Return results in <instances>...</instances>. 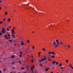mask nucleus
<instances>
[{
	"mask_svg": "<svg viewBox=\"0 0 73 73\" xmlns=\"http://www.w3.org/2000/svg\"><path fill=\"white\" fill-rule=\"evenodd\" d=\"M52 70H54V68H55V61H53V60H52Z\"/></svg>",
	"mask_w": 73,
	"mask_h": 73,
	"instance_id": "f257e3e1",
	"label": "nucleus"
},
{
	"mask_svg": "<svg viewBox=\"0 0 73 73\" xmlns=\"http://www.w3.org/2000/svg\"><path fill=\"white\" fill-rule=\"evenodd\" d=\"M46 60V58H42L41 59V60H39V62H41L42 61L43 62V61H44V60Z\"/></svg>",
	"mask_w": 73,
	"mask_h": 73,
	"instance_id": "f03ea898",
	"label": "nucleus"
},
{
	"mask_svg": "<svg viewBox=\"0 0 73 73\" xmlns=\"http://www.w3.org/2000/svg\"><path fill=\"white\" fill-rule=\"evenodd\" d=\"M2 31H1V32L2 33H4L5 32H6V31H5V29L4 28H3L2 29Z\"/></svg>",
	"mask_w": 73,
	"mask_h": 73,
	"instance_id": "7ed1b4c3",
	"label": "nucleus"
},
{
	"mask_svg": "<svg viewBox=\"0 0 73 73\" xmlns=\"http://www.w3.org/2000/svg\"><path fill=\"white\" fill-rule=\"evenodd\" d=\"M48 53L49 54H52L53 55H55V54L54 53V52H49Z\"/></svg>",
	"mask_w": 73,
	"mask_h": 73,
	"instance_id": "20e7f679",
	"label": "nucleus"
},
{
	"mask_svg": "<svg viewBox=\"0 0 73 73\" xmlns=\"http://www.w3.org/2000/svg\"><path fill=\"white\" fill-rule=\"evenodd\" d=\"M60 43L59 42H58L57 43V44H55V48H56V47H57L58 46V45H60Z\"/></svg>",
	"mask_w": 73,
	"mask_h": 73,
	"instance_id": "39448f33",
	"label": "nucleus"
},
{
	"mask_svg": "<svg viewBox=\"0 0 73 73\" xmlns=\"http://www.w3.org/2000/svg\"><path fill=\"white\" fill-rule=\"evenodd\" d=\"M20 42L21 43V45H24V41H22L21 42Z\"/></svg>",
	"mask_w": 73,
	"mask_h": 73,
	"instance_id": "423d86ee",
	"label": "nucleus"
},
{
	"mask_svg": "<svg viewBox=\"0 0 73 73\" xmlns=\"http://www.w3.org/2000/svg\"><path fill=\"white\" fill-rule=\"evenodd\" d=\"M64 71H65V70L64 69L62 70H59V72H61V73H62V72H64Z\"/></svg>",
	"mask_w": 73,
	"mask_h": 73,
	"instance_id": "0eeeda50",
	"label": "nucleus"
},
{
	"mask_svg": "<svg viewBox=\"0 0 73 73\" xmlns=\"http://www.w3.org/2000/svg\"><path fill=\"white\" fill-rule=\"evenodd\" d=\"M13 40H9V41L10 42V43H12V42Z\"/></svg>",
	"mask_w": 73,
	"mask_h": 73,
	"instance_id": "6e6552de",
	"label": "nucleus"
},
{
	"mask_svg": "<svg viewBox=\"0 0 73 73\" xmlns=\"http://www.w3.org/2000/svg\"><path fill=\"white\" fill-rule=\"evenodd\" d=\"M18 28H19L20 29H22V28H21V26H20V25H18Z\"/></svg>",
	"mask_w": 73,
	"mask_h": 73,
	"instance_id": "1a4fd4ad",
	"label": "nucleus"
},
{
	"mask_svg": "<svg viewBox=\"0 0 73 73\" xmlns=\"http://www.w3.org/2000/svg\"><path fill=\"white\" fill-rule=\"evenodd\" d=\"M5 15H8V12L7 11H5Z\"/></svg>",
	"mask_w": 73,
	"mask_h": 73,
	"instance_id": "9d476101",
	"label": "nucleus"
},
{
	"mask_svg": "<svg viewBox=\"0 0 73 73\" xmlns=\"http://www.w3.org/2000/svg\"><path fill=\"white\" fill-rule=\"evenodd\" d=\"M52 40L53 42H54V43H53L54 44V45H55V41L53 40V39Z\"/></svg>",
	"mask_w": 73,
	"mask_h": 73,
	"instance_id": "9b49d317",
	"label": "nucleus"
},
{
	"mask_svg": "<svg viewBox=\"0 0 73 73\" xmlns=\"http://www.w3.org/2000/svg\"><path fill=\"white\" fill-rule=\"evenodd\" d=\"M7 21H8V22H9L11 21V19H10V18L8 19H7Z\"/></svg>",
	"mask_w": 73,
	"mask_h": 73,
	"instance_id": "f8f14e48",
	"label": "nucleus"
},
{
	"mask_svg": "<svg viewBox=\"0 0 73 73\" xmlns=\"http://www.w3.org/2000/svg\"><path fill=\"white\" fill-rule=\"evenodd\" d=\"M27 42H28V43H30V40H27Z\"/></svg>",
	"mask_w": 73,
	"mask_h": 73,
	"instance_id": "ddd939ff",
	"label": "nucleus"
},
{
	"mask_svg": "<svg viewBox=\"0 0 73 73\" xmlns=\"http://www.w3.org/2000/svg\"><path fill=\"white\" fill-rule=\"evenodd\" d=\"M59 66H62V64L60 63L59 64Z\"/></svg>",
	"mask_w": 73,
	"mask_h": 73,
	"instance_id": "4468645a",
	"label": "nucleus"
},
{
	"mask_svg": "<svg viewBox=\"0 0 73 73\" xmlns=\"http://www.w3.org/2000/svg\"><path fill=\"white\" fill-rule=\"evenodd\" d=\"M15 57V56L14 55H13L11 56V58H14Z\"/></svg>",
	"mask_w": 73,
	"mask_h": 73,
	"instance_id": "2eb2a0df",
	"label": "nucleus"
},
{
	"mask_svg": "<svg viewBox=\"0 0 73 73\" xmlns=\"http://www.w3.org/2000/svg\"><path fill=\"white\" fill-rule=\"evenodd\" d=\"M45 70L46 71H48V68H46L45 69Z\"/></svg>",
	"mask_w": 73,
	"mask_h": 73,
	"instance_id": "dca6fc26",
	"label": "nucleus"
},
{
	"mask_svg": "<svg viewBox=\"0 0 73 73\" xmlns=\"http://www.w3.org/2000/svg\"><path fill=\"white\" fill-rule=\"evenodd\" d=\"M46 68H47V67L46 66H44V69H45Z\"/></svg>",
	"mask_w": 73,
	"mask_h": 73,
	"instance_id": "f3484780",
	"label": "nucleus"
},
{
	"mask_svg": "<svg viewBox=\"0 0 73 73\" xmlns=\"http://www.w3.org/2000/svg\"><path fill=\"white\" fill-rule=\"evenodd\" d=\"M8 5H9V7H11V4H10V3H9Z\"/></svg>",
	"mask_w": 73,
	"mask_h": 73,
	"instance_id": "a211bd4d",
	"label": "nucleus"
},
{
	"mask_svg": "<svg viewBox=\"0 0 73 73\" xmlns=\"http://www.w3.org/2000/svg\"><path fill=\"white\" fill-rule=\"evenodd\" d=\"M21 69H22V70H24V67H22L21 68Z\"/></svg>",
	"mask_w": 73,
	"mask_h": 73,
	"instance_id": "6ab92c4d",
	"label": "nucleus"
},
{
	"mask_svg": "<svg viewBox=\"0 0 73 73\" xmlns=\"http://www.w3.org/2000/svg\"><path fill=\"white\" fill-rule=\"evenodd\" d=\"M7 36H8V35H4L5 37H7Z\"/></svg>",
	"mask_w": 73,
	"mask_h": 73,
	"instance_id": "aec40b11",
	"label": "nucleus"
},
{
	"mask_svg": "<svg viewBox=\"0 0 73 73\" xmlns=\"http://www.w3.org/2000/svg\"><path fill=\"white\" fill-rule=\"evenodd\" d=\"M51 57L54 58V57H55V56L54 55H52V56H51Z\"/></svg>",
	"mask_w": 73,
	"mask_h": 73,
	"instance_id": "412c9836",
	"label": "nucleus"
},
{
	"mask_svg": "<svg viewBox=\"0 0 73 73\" xmlns=\"http://www.w3.org/2000/svg\"><path fill=\"white\" fill-rule=\"evenodd\" d=\"M12 37H15V35H11Z\"/></svg>",
	"mask_w": 73,
	"mask_h": 73,
	"instance_id": "4be33fe9",
	"label": "nucleus"
},
{
	"mask_svg": "<svg viewBox=\"0 0 73 73\" xmlns=\"http://www.w3.org/2000/svg\"><path fill=\"white\" fill-rule=\"evenodd\" d=\"M56 42H57V43H58V40H56Z\"/></svg>",
	"mask_w": 73,
	"mask_h": 73,
	"instance_id": "5701e85b",
	"label": "nucleus"
},
{
	"mask_svg": "<svg viewBox=\"0 0 73 73\" xmlns=\"http://www.w3.org/2000/svg\"><path fill=\"white\" fill-rule=\"evenodd\" d=\"M56 62V65H58V62Z\"/></svg>",
	"mask_w": 73,
	"mask_h": 73,
	"instance_id": "b1692460",
	"label": "nucleus"
},
{
	"mask_svg": "<svg viewBox=\"0 0 73 73\" xmlns=\"http://www.w3.org/2000/svg\"><path fill=\"white\" fill-rule=\"evenodd\" d=\"M42 50H44V51H45V48H43V49H42Z\"/></svg>",
	"mask_w": 73,
	"mask_h": 73,
	"instance_id": "393cba45",
	"label": "nucleus"
},
{
	"mask_svg": "<svg viewBox=\"0 0 73 73\" xmlns=\"http://www.w3.org/2000/svg\"><path fill=\"white\" fill-rule=\"evenodd\" d=\"M68 61H69V60H66V62L68 63Z\"/></svg>",
	"mask_w": 73,
	"mask_h": 73,
	"instance_id": "a878e982",
	"label": "nucleus"
},
{
	"mask_svg": "<svg viewBox=\"0 0 73 73\" xmlns=\"http://www.w3.org/2000/svg\"><path fill=\"white\" fill-rule=\"evenodd\" d=\"M19 56L20 57H22V55L21 54H20L19 55Z\"/></svg>",
	"mask_w": 73,
	"mask_h": 73,
	"instance_id": "bb28decb",
	"label": "nucleus"
},
{
	"mask_svg": "<svg viewBox=\"0 0 73 73\" xmlns=\"http://www.w3.org/2000/svg\"><path fill=\"white\" fill-rule=\"evenodd\" d=\"M60 44L61 45H62V44H63V43H62V41H61L60 42Z\"/></svg>",
	"mask_w": 73,
	"mask_h": 73,
	"instance_id": "cd10ccee",
	"label": "nucleus"
},
{
	"mask_svg": "<svg viewBox=\"0 0 73 73\" xmlns=\"http://www.w3.org/2000/svg\"><path fill=\"white\" fill-rule=\"evenodd\" d=\"M19 63H20V64H21V61L19 60Z\"/></svg>",
	"mask_w": 73,
	"mask_h": 73,
	"instance_id": "c85d7f7f",
	"label": "nucleus"
},
{
	"mask_svg": "<svg viewBox=\"0 0 73 73\" xmlns=\"http://www.w3.org/2000/svg\"><path fill=\"white\" fill-rule=\"evenodd\" d=\"M6 19H7L5 18V19H3V21H5V20H6Z\"/></svg>",
	"mask_w": 73,
	"mask_h": 73,
	"instance_id": "c756f323",
	"label": "nucleus"
},
{
	"mask_svg": "<svg viewBox=\"0 0 73 73\" xmlns=\"http://www.w3.org/2000/svg\"><path fill=\"white\" fill-rule=\"evenodd\" d=\"M7 31H9V28H7Z\"/></svg>",
	"mask_w": 73,
	"mask_h": 73,
	"instance_id": "7c9ffc66",
	"label": "nucleus"
},
{
	"mask_svg": "<svg viewBox=\"0 0 73 73\" xmlns=\"http://www.w3.org/2000/svg\"><path fill=\"white\" fill-rule=\"evenodd\" d=\"M19 53H20V54H22V52H19Z\"/></svg>",
	"mask_w": 73,
	"mask_h": 73,
	"instance_id": "2f4dec72",
	"label": "nucleus"
},
{
	"mask_svg": "<svg viewBox=\"0 0 73 73\" xmlns=\"http://www.w3.org/2000/svg\"><path fill=\"white\" fill-rule=\"evenodd\" d=\"M68 48H70V45H69V44L68 45Z\"/></svg>",
	"mask_w": 73,
	"mask_h": 73,
	"instance_id": "473e14b6",
	"label": "nucleus"
},
{
	"mask_svg": "<svg viewBox=\"0 0 73 73\" xmlns=\"http://www.w3.org/2000/svg\"><path fill=\"white\" fill-rule=\"evenodd\" d=\"M12 64H13V65H14V64H15V62H12Z\"/></svg>",
	"mask_w": 73,
	"mask_h": 73,
	"instance_id": "72a5a7b5",
	"label": "nucleus"
},
{
	"mask_svg": "<svg viewBox=\"0 0 73 73\" xmlns=\"http://www.w3.org/2000/svg\"><path fill=\"white\" fill-rule=\"evenodd\" d=\"M10 34L8 35V37H10Z\"/></svg>",
	"mask_w": 73,
	"mask_h": 73,
	"instance_id": "f704fd0d",
	"label": "nucleus"
},
{
	"mask_svg": "<svg viewBox=\"0 0 73 73\" xmlns=\"http://www.w3.org/2000/svg\"><path fill=\"white\" fill-rule=\"evenodd\" d=\"M2 3H5V1H2Z\"/></svg>",
	"mask_w": 73,
	"mask_h": 73,
	"instance_id": "c9c22d12",
	"label": "nucleus"
},
{
	"mask_svg": "<svg viewBox=\"0 0 73 73\" xmlns=\"http://www.w3.org/2000/svg\"><path fill=\"white\" fill-rule=\"evenodd\" d=\"M40 54H41V52H39L38 53V54H39V55H40Z\"/></svg>",
	"mask_w": 73,
	"mask_h": 73,
	"instance_id": "e433bc0d",
	"label": "nucleus"
},
{
	"mask_svg": "<svg viewBox=\"0 0 73 73\" xmlns=\"http://www.w3.org/2000/svg\"><path fill=\"white\" fill-rule=\"evenodd\" d=\"M14 31H15L14 30H12V32H14Z\"/></svg>",
	"mask_w": 73,
	"mask_h": 73,
	"instance_id": "4c0bfd02",
	"label": "nucleus"
},
{
	"mask_svg": "<svg viewBox=\"0 0 73 73\" xmlns=\"http://www.w3.org/2000/svg\"><path fill=\"white\" fill-rule=\"evenodd\" d=\"M35 49V46H33V49Z\"/></svg>",
	"mask_w": 73,
	"mask_h": 73,
	"instance_id": "58836bf2",
	"label": "nucleus"
},
{
	"mask_svg": "<svg viewBox=\"0 0 73 73\" xmlns=\"http://www.w3.org/2000/svg\"><path fill=\"white\" fill-rule=\"evenodd\" d=\"M3 34V33H0V35H2V34Z\"/></svg>",
	"mask_w": 73,
	"mask_h": 73,
	"instance_id": "ea45409f",
	"label": "nucleus"
},
{
	"mask_svg": "<svg viewBox=\"0 0 73 73\" xmlns=\"http://www.w3.org/2000/svg\"><path fill=\"white\" fill-rule=\"evenodd\" d=\"M2 23H3V22L2 21H1L0 22V24H2Z\"/></svg>",
	"mask_w": 73,
	"mask_h": 73,
	"instance_id": "a19ab883",
	"label": "nucleus"
},
{
	"mask_svg": "<svg viewBox=\"0 0 73 73\" xmlns=\"http://www.w3.org/2000/svg\"><path fill=\"white\" fill-rule=\"evenodd\" d=\"M63 68H64V67H61V69H63Z\"/></svg>",
	"mask_w": 73,
	"mask_h": 73,
	"instance_id": "79ce46f5",
	"label": "nucleus"
},
{
	"mask_svg": "<svg viewBox=\"0 0 73 73\" xmlns=\"http://www.w3.org/2000/svg\"><path fill=\"white\" fill-rule=\"evenodd\" d=\"M71 66H72V64H70L69 65V66H70V67H71Z\"/></svg>",
	"mask_w": 73,
	"mask_h": 73,
	"instance_id": "37998d69",
	"label": "nucleus"
},
{
	"mask_svg": "<svg viewBox=\"0 0 73 73\" xmlns=\"http://www.w3.org/2000/svg\"><path fill=\"white\" fill-rule=\"evenodd\" d=\"M35 66H33L32 68H34V67H35Z\"/></svg>",
	"mask_w": 73,
	"mask_h": 73,
	"instance_id": "c03bdc74",
	"label": "nucleus"
},
{
	"mask_svg": "<svg viewBox=\"0 0 73 73\" xmlns=\"http://www.w3.org/2000/svg\"><path fill=\"white\" fill-rule=\"evenodd\" d=\"M32 69H33V68L32 67H31V70H32Z\"/></svg>",
	"mask_w": 73,
	"mask_h": 73,
	"instance_id": "a18cd8bd",
	"label": "nucleus"
},
{
	"mask_svg": "<svg viewBox=\"0 0 73 73\" xmlns=\"http://www.w3.org/2000/svg\"><path fill=\"white\" fill-rule=\"evenodd\" d=\"M4 25H5V26H6V25H7V24H6L5 23L4 24Z\"/></svg>",
	"mask_w": 73,
	"mask_h": 73,
	"instance_id": "49530a36",
	"label": "nucleus"
},
{
	"mask_svg": "<svg viewBox=\"0 0 73 73\" xmlns=\"http://www.w3.org/2000/svg\"><path fill=\"white\" fill-rule=\"evenodd\" d=\"M40 66H42V64H40Z\"/></svg>",
	"mask_w": 73,
	"mask_h": 73,
	"instance_id": "de8ad7c7",
	"label": "nucleus"
},
{
	"mask_svg": "<svg viewBox=\"0 0 73 73\" xmlns=\"http://www.w3.org/2000/svg\"><path fill=\"white\" fill-rule=\"evenodd\" d=\"M48 60L49 61H50V58L49 57V58L48 59Z\"/></svg>",
	"mask_w": 73,
	"mask_h": 73,
	"instance_id": "09e8293b",
	"label": "nucleus"
},
{
	"mask_svg": "<svg viewBox=\"0 0 73 73\" xmlns=\"http://www.w3.org/2000/svg\"><path fill=\"white\" fill-rule=\"evenodd\" d=\"M29 54H30V55H31V52H30L29 53Z\"/></svg>",
	"mask_w": 73,
	"mask_h": 73,
	"instance_id": "8fccbe9b",
	"label": "nucleus"
},
{
	"mask_svg": "<svg viewBox=\"0 0 73 73\" xmlns=\"http://www.w3.org/2000/svg\"><path fill=\"white\" fill-rule=\"evenodd\" d=\"M2 73V71H1V70H0V73Z\"/></svg>",
	"mask_w": 73,
	"mask_h": 73,
	"instance_id": "3c124183",
	"label": "nucleus"
},
{
	"mask_svg": "<svg viewBox=\"0 0 73 73\" xmlns=\"http://www.w3.org/2000/svg\"><path fill=\"white\" fill-rule=\"evenodd\" d=\"M30 56V54H29V55H27V57H29Z\"/></svg>",
	"mask_w": 73,
	"mask_h": 73,
	"instance_id": "603ef678",
	"label": "nucleus"
},
{
	"mask_svg": "<svg viewBox=\"0 0 73 73\" xmlns=\"http://www.w3.org/2000/svg\"><path fill=\"white\" fill-rule=\"evenodd\" d=\"M16 40H13L14 42H16Z\"/></svg>",
	"mask_w": 73,
	"mask_h": 73,
	"instance_id": "864d4df0",
	"label": "nucleus"
},
{
	"mask_svg": "<svg viewBox=\"0 0 73 73\" xmlns=\"http://www.w3.org/2000/svg\"><path fill=\"white\" fill-rule=\"evenodd\" d=\"M6 70H5V69H3V71H5Z\"/></svg>",
	"mask_w": 73,
	"mask_h": 73,
	"instance_id": "5fc2aeb1",
	"label": "nucleus"
},
{
	"mask_svg": "<svg viewBox=\"0 0 73 73\" xmlns=\"http://www.w3.org/2000/svg\"><path fill=\"white\" fill-rule=\"evenodd\" d=\"M6 37V39H8L9 38L8 37Z\"/></svg>",
	"mask_w": 73,
	"mask_h": 73,
	"instance_id": "6e6d98bb",
	"label": "nucleus"
},
{
	"mask_svg": "<svg viewBox=\"0 0 73 73\" xmlns=\"http://www.w3.org/2000/svg\"><path fill=\"white\" fill-rule=\"evenodd\" d=\"M28 68H29L28 66H27V69H28Z\"/></svg>",
	"mask_w": 73,
	"mask_h": 73,
	"instance_id": "4d7b16f0",
	"label": "nucleus"
},
{
	"mask_svg": "<svg viewBox=\"0 0 73 73\" xmlns=\"http://www.w3.org/2000/svg\"><path fill=\"white\" fill-rule=\"evenodd\" d=\"M71 68H72V69H73V67L71 66Z\"/></svg>",
	"mask_w": 73,
	"mask_h": 73,
	"instance_id": "13d9d810",
	"label": "nucleus"
},
{
	"mask_svg": "<svg viewBox=\"0 0 73 73\" xmlns=\"http://www.w3.org/2000/svg\"><path fill=\"white\" fill-rule=\"evenodd\" d=\"M9 28H11V26H9Z\"/></svg>",
	"mask_w": 73,
	"mask_h": 73,
	"instance_id": "bf43d9fd",
	"label": "nucleus"
},
{
	"mask_svg": "<svg viewBox=\"0 0 73 73\" xmlns=\"http://www.w3.org/2000/svg\"><path fill=\"white\" fill-rule=\"evenodd\" d=\"M32 62H33V60H32Z\"/></svg>",
	"mask_w": 73,
	"mask_h": 73,
	"instance_id": "052dcab7",
	"label": "nucleus"
},
{
	"mask_svg": "<svg viewBox=\"0 0 73 73\" xmlns=\"http://www.w3.org/2000/svg\"><path fill=\"white\" fill-rule=\"evenodd\" d=\"M45 62H47V61L46 60H45Z\"/></svg>",
	"mask_w": 73,
	"mask_h": 73,
	"instance_id": "680f3d73",
	"label": "nucleus"
},
{
	"mask_svg": "<svg viewBox=\"0 0 73 73\" xmlns=\"http://www.w3.org/2000/svg\"><path fill=\"white\" fill-rule=\"evenodd\" d=\"M13 35H15V33L13 32Z\"/></svg>",
	"mask_w": 73,
	"mask_h": 73,
	"instance_id": "e2e57ef3",
	"label": "nucleus"
},
{
	"mask_svg": "<svg viewBox=\"0 0 73 73\" xmlns=\"http://www.w3.org/2000/svg\"><path fill=\"white\" fill-rule=\"evenodd\" d=\"M32 58H33V56H32Z\"/></svg>",
	"mask_w": 73,
	"mask_h": 73,
	"instance_id": "0e129e2a",
	"label": "nucleus"
},
{
	"mask_svg": "<svg viewBox=\"0 0 73 73\" xmlns=\"http://www.w3.org/2000/svg\"><path fill=\"white\" fill-rule=\"evenodd\" d=\"M15 29V27H14V28H13V29Z\"/></svg>",
	"mask_w": 73,
	"mask_h": 73,
	"instance_id": "69168bd1",
	"label": "nucleus"
},
{
	"mask_svg": "<svg viewBox=\"0 0 73 73\" xmlns=\"http://www.w3.org/2000/svg\"><path fill=\"white\" fill-rule=\"evenodd\" d=\"M13 72H10V73H13Z\"/></svg>",
	"mask_w": 73,
	"mask_h": 73,
	"instance_id": "338daca9",
	"label": "nucleus"
},
{
	"mask_svg": "<svg viewBox=\"0 0 73 73\" xmlns=\"http://www.w3.org/2000/svg\"><path fill=\"white\" fill-rule=\"evenodd\" d=\"M51 73H53V72H51Z\"/></svg>",
	"mask_w": 73,
	"mask_h": 73,
	"instance_id": "774afa93",
	"label": "nucleus"
}]
</instances>
